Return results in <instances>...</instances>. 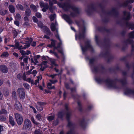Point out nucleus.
<instances>
[{
    "label": "nucleus",
    "mask_w": 134,
    "mask_h": 134,
    "mask_svg": "<svg viewBox=\"0 0 134 134\" xmlns=\"http://www.w3.org/2000/svg\"><path fill=\"white\" fill-rule=\"evenodd\" d=\"M56 37L59 40L60 42L59 43L58 46L57 47L55 46V41L53 40H51V44H48L47 45L48 47H51L52 46L54 47V49H56L57 50L59 53H60L62 54H63V51L62 48H61L60 46L62 44V41L60 38L59 36L58 35H56Z\"/></svg>",
    "instance_id": "nucleus-1"
},
{
    "label": "nucleus",
    "mask_w": 134,
    "mask_h": 134,
    "mask_svg": "<svg viewBox=\"0 0 134 134\" xmlns=\"http://www.w3.org/2000/svg\"><path fill=\"white\" fill-rule=\"evenodd\" d=\"M30 42H29L28 43H24L22 42H20L19 43H16L15 46L13 45L10 46L13 47L15 48H17L19 49L26 48L29 47L30 45Z\"/></svg>",
    "instance_id": "nucleus-2"
},
{
    "label": "nucleus",
    "mask_w": 134,
    "mask_h": 134,
    "mask_svg": "<svg viewBox=\"0 0 134 134\" xmlns=\"http://www.w3.org/2000/svg\"><path fill=\"white\" fill-rule=\"evenodd\" d=\"M15 118L18 124L21 125L23 122V118L22 115L18 113H16L14 114Z\"/></svg>",
    "instance_id": "nucleus-3"
},
{
    "label": "nucleus",
    "mask_w": 134,
    "mask_h": 134,
    "mask_svg": "<svg viewBox=\"0 0 134 134\" xmlns=\"http://www.w3.org/2000/svg\"><path fill=\"white\" fill-rule=\"evenodd\" d=\"M31 122L30 120L28 119H25L23 127V129L25 130H29L31 127Z\"/></svg>",
    "instance_id": "nucleus-4"
},
{
    "label": "nucleus",
    "mask_w": 134,
    "mask_h": 134,
    "mask_svg": "<svg viewBox=\"0 0 134 134\" xmlns=\"http://www.w3.org/2000/svg\"><path fill=\"white\" fill-rule=\"evenodd\" d=\"M37 78L38 79L36 80L35 82H34L33 81L31 80L30 78H29L27 79H26V77H24L23 78V79L24 80L30 82L31 84L35 85H36L38 83L39 80H41L42 78V76L41 75L37 77Z\"/></svg>",
    "instance_id": "nucleus-5"
},
{
    "label": "nucleus",
    "mask_w": 134,
    "mask_h": 134,
    "mask_svg": "<svg viewBox=\"0 0 134 134\" xmlns=\"http://www.w3.org/2000/svg\"><path fill=\"white\" fill-rule=\"evenodd\" d=\"M17 93L21 99H24L25 97L24 89L22 88H19L17 90Z\"/></svg>",
    "instance_id": "nucleus-6"
},
{
    "label": "nucleus",
    "mask_w": 134,
    "mask_h": 134,
    "mask_svg": "<svg viewBox=\"0 0 134 134\" xmlns=\"http://www.w3.org/2000/svg\"><path fill=\"white\" fill-rule=\"evenodd\" d=\"M48 63L46 61H43L40 64L41 67L40 70L43 71L46 68L48 67Z\"/></svg>",
    "instance_id": "nucleus-7"
},
{
    "label": "nucleus",
    "mask_w": 134,
    "mask_h": 134,
    "mask_svg": "<svg viewBox=\"0 0 134 134\" xmlns=\"http://www.w3.org/2000/svg\"><path fill=\"white\" fill-rule=\"evenodd\" d=\"M45 104V103L42 102H38L37 103L36 105V108L39 111H42L43 109V106Z\"/></svg>",
    "instance_id": "nucleus-8"
},
{
    "label": "nucleus",
    "mask_w": 134,
    "mask_h": 134,
    "mask_svg": "<svg viewBox=\"0 0 134 134\" xmlns=\"http://www.w3.org/2000/svg\"><path fill=\"white\" fill-rule=\"evenodd\" d=\"M40 4L41 8H43L42 9V10L44 12H46L49 6L47 3H44L43 2H41Z\"/></svg>",
    "instance_id": "nucleus-9"
},
{
    "label": "nucleus",
    "mask_w": 134,
    "mask_h": 134,
    "mask_svg": "<svg viewBox=\"0 0 134 134\" xmlns=\"http://www.w3.org/2000/svg\"><path fill=\"white\" fill-rule=\"evenodd\" d=\"M15 107L16 109L19 111L22 110V107L20 102L18 101H16L15 102Z\"/></svg>",
    "instance_id": "nucleus-10"
},
{
    "label": "nucleus",
    "mask_w": 134,
    "mask_h": 134,
    "mask_svg": "<svg viewBox=\"0 0 134 134\" xmlns=\"http://www.w3.org/2000/svg\"><path fill=\"white\" fill-rule=\"evenodd\" d=\"M0 71L2 72L6 73L8 72V69L5 65H0Z\"/></svg>",
    "instance_id": "nucleus-11"
},
{
    "label": "nucleus",
    "mask_w": 134,
    "mask_h": 134,
    "mask_svg": "<svg viewBox=\"0 0 134 134\" xmlns=\"http://www.w3.org/2000/svg\"><path fill=\"white\" fill-rule=\"evenodd\" d=\"M51 67L52 68H54L56 72L58 71V69H57L58 66L55 63V60L54 59H53L51 61Z\"/></svg>",
    "instance_id": "nucleus-12"
},
{
    "label": "nucleus",
    "mask_w": 134,
    "mask_h": 134,
    "mask_svg": "<svg viewBox=\"0 0 134 134\" xmlns=\"http://www.w3.org/2000/svg\"><path fill=\"white\" fill-rule=\"evenodd\" d=\"M50 82L48 83L47 87L49 89H54L55 87L54 86H51L52 84H54L56 82H57V80H50Z\"/></svg>",
    "instance_id": "nucleus-13"
},
{
    "label": "nucleus",
    "mask_w": 134,
    "mask_h": 134,
    "mask_svg": "<svg viewBox=\"0 0 134 134\" xmlns=\"http://www.w3.org/2000/svg\"><path fill=\"white\" fill-rule=\"evenodd\" d=\"M57 25V22L55 21V24L53 23H52L51 24V30L52 31H54L56 30V32H57V30L56 27Z\"/></svg>",
    "instance_id": "nucleus-14"
},
{
    "label": "nucleus",
    "mask_w": 134,
    "mask_h": 134,
    "mask_svg": "<svg viewBox=\"0 0 134 134\" xmlns=\"http://www.w3.org/2000/svg\"><path fill=\"white\" fill-rule=\"evenodd\" d=\"M40 57V55H38L35 56L34 57V59L35 62H34L33 59H31V63H33L35 65H36L38 63V62L37 60V59L39 58Z\"/></svg>",
    "instance_id": "nucleus-15"
},
{
    "label": "nucleus",
    "mask_w": 134,
    "mask_h": 134,
    "mask_svg": "<svg viewBox=\"0 0 134 134\" xmlns=\"http://www.w3.org/2000/svg\"><path fill=\"white\" fill-rule=\"evenodd\" d=\"M124 93L125 94L129 96L131 95H132L134 97V92L130 90H126L125 91Z\"/></svg>",
    "instance_id": "nucleus-16"
},
{
    "label": "nucleus",
    "mask_w": 134,
    "mask_h": 134,
    "mask_svg": "<svg viewBox=\"0 0 134 134\" xmlns=\"http://www.w3.org/2000/svg\"><path fill=\"white\" fill-rule=\"evenodd\" d=\"M9 120L10 124H11L12 126H13L14 125L15 122L14 119L12 116H9Z\"/></svg>",
    "instance_id": "nucleus-17"
},
{
    "label": "nucleus",
    "mask_w": 134,
    "mask_h": 134,
    "mask_svg": "<svg viewBox=\"0 0 134 134\" xmlns=\"http://www.w3.org/2000/svg\"><path fill=\"white\" fill-rule=\"evenodd\" d=\"M9 9L10 11L12 13H14L15 12V9L14 6L12 5H9Z\"/></svg>",
    "instance_id": "nucleus-18"
},
{
    "label": "nucleus",
    "mask_w": 134,
    "mask_h": 134,
    "mask_svg": "<svg viewBox=\"0 0 134 134\" xmlns=\"http://www.w3.org/2000/svg\"><path fill=\"white\" fill-rule=\"evenodd\" d=\"M7 12V10L3 9H2L0 11V14L2 15H5Z\"/></svg>",
    "instance_id": "nucleus-19"
},
{
    "label": "nucleus",
    "mask_w": 134,
    "mask_h": 134,
    "mask_svg": "<svg viewBox=\"0 0 134 134\" xmlns=\"http://www.w3.org/2000/svg\"><path fill=\"white\" fill-rule=\"evenodd\" d=\"M9 55V54L7 52L3 53L1 55V57L2 58H6L8 57Z\"/></svg>",
    "instance_id": "nucleus-20"
},
{
    "label": "nucleus",
    "mask_w": 134,
    "mask_h": 134,
    "mask_svg": "<svg viewBox=\"0 0 134 134\" xmlns=\"http://www.w3.org/2000/svg\"><path fill=\"white\" fill-rule=\"evenodd\" d=\"M30 119L32 122L34 124L36 125H37L38 124V123L35 120L33 116H31Z\"/></svg>",
    "instance_id": "nucleus-21"
},
{
    "label": "nucleus",
    "mask_w": 134,
    "mask_h": 134,
    "mask_svg": "<svg viewBox=\"0 0 134 134\" xmlns=\"http://www.w3.org/2000/svg\"><path fill=\"white\" fill-rule=\"evenodd\" d=\"M25 23H24V24L25 25H28L29 19L27 17L25 16L24 17V18Z\"/></svg>",
    "instance_id": "nucleus-22"
},
{
    "label": "nucleus",
    "mask_w": 134,
    "mask_h": 134,
    "mask_svg": "<svg viewBox=\"0 0 134 134\" xmlns=\"http://www.w3.org/2000/svg\"><path fill=\"white\" fill-rule=\"evenodd\" d=\"M55 17L56 15L55 14L51 15L50 16L49 18L51 21H53L55 18Z\"/></svg>",
    "instance_id": "nucleus-23"
},
{
    "label": "nucleus",
    "mask_w": 134,
    "mask_h": 134,
    "mask_svg": "<svg viewBox=\"0 0 134 134\" xmlns=\"http://www.w3.org/2000/svg\"><path fill=\"white\" fill-rule=\"evenodd\" d=\"M63 17L65 18V19H66V20L69 23V24H70L71 23V21L70 20H69L67 18L68 16L66 15H64L63 16Z\"/></svg>",
    "instance_id": "nucleus-24"
},
{
    "label": "nucleus",
    "mask_w": 134,
    "mask_h": 134,
    "mask_svg": "<svg viewBox=\"0 0 134 134\" xmlns=\"http://www.w3.org/2000/svg\"><path fill=\"white\" fill-rule=\"evenodd\" d=\"M124 14L125 16H127L125 19L126 20L129 19L130 18V13L129 12H125Z\"/></svg>",
    "instance_id": "nucleus-25"
},
{
    "label": "nucleus",
    "mask_w": 134,
    "mask_h": 134,
    "mask_svg": "<svg viewBox=\"0 0 134 134\" xmlns=\"http://www.w3.org/2000/svg\"><path fill=\"white\" fill-rule=\"evenodd\" d=\"M16 7L18 9H19L21 10H24L23 7L21 4H18L16 5Z\"/></svg>",
    "instance_id": "nucleus-26"
},
{
    "label": "nucleus",
    "mask_w": 134,
    "mask_h": 134,
    "mask_svg": "<svg viewBox=\"0 0 134 134\" xmlns=\"http://www.w3.org/2000/svg\"><path fill=\"white\" fill-rule=\"evenodd\" d=\"M30 7L31 9H32L34 11L36 12L37 11V7L35 5L32 4L31 5Z\"/></svg>",
    "instance_id": "nucleus-27"
},
{
    "label": "nucleus",
    "mask_w": 134,
    "mask_h": 134,
    "mask_svg": "<svg viewBox=\"0 0 134 134\" xmlns=\"http://www.w3.org/2000/svg\"><path fill=\"white\" fill-rule=\"evenodd\" d=\"M91 46L90 44H88L85 48H83L82 47H81V49H82V51L83 52V53L84 52H85L86 50L89 47H90Z\"/></svg>",
    "instance_id": "nucleus-28"
},
{
    "label": "nucleus",
    "mask_w": 134,
    "mask_h": 134,
    "mask_svg": "<svg viewBox=\"0 0 134 134\" xmlns=\"http://www.w3.org/2000/svg\"><path fill=\"white\" fill-rule=\"evenodd\" d=\"M36 119L38 120H40L42 119V116L40 114H38L36 115Z\"/></svg>",
    "instance_id": "nucleus-29"
},
{
    "label": "nucleus",
    "mask_w": 134,
    "mask_h": 134,
    "mask_svg": "<svg viewBox=\"0 0 134 134\" xmlns=\"http://www.w3.org/2000/svg\"><path fill=\"white\" fill-rule=\"evenodd\" d=\"M25 14L27 15H29L30 14V10L29 9H27L25 12Z\"/></svg>",
    "instance_id": "nucleus-30"
},
{
    "label": "nucleus",
    "mask_w": 134,
    "mask_h": 134,
    "mask_svg": "<svg viewBox=\"0 0 134 134\" xmlns=\"http://www.w3.org/2000/svg\"><path fill=\"white\" fill-rule=\"evenodd\" d=\"M23 86L26 89H28L30 88L29 85L27 83H24L23 84Z\"/></svg>",
    "instance_id": "nucleus-31"
},
{
    "label": "nucleus",
    "mask_w": 134,
    "mask_h": 134,
    "mask_svg": "<svg viewBox=\"0 0 134 134\" xmlns=\"http://www.w3.org/2000/svg\"><path fill=\"white\" fill-rule=\"evenodd\" d=\"M54 116H50L48 118V119L49 121L52 120L54 118Z\"/></svg>",
    "instance_id": "nucleus-32"
},
{
    "label": "nucleus",
    "mask_w": 134,
    "mask_h": 134,
    "mask_svg": "<svg viewBox=\"0 0 134 134\" xmlns=\"http://www.w3.org/2000/svg\"><path fill=\"white\" fill-rule=\"evenodd\" d=\"M49 53H50L54 54L55 56L57 57L58 58H59V57L58 56L57 54L55 52H53L51 50L50 51Z\"/></svg>",
    "instance_id": "nucleus-33"
},
{
    "label": "nucleus",
    "mask_w": 134,
    "mask_h": 134,
    "mask_svg": "<svg viewBox=\"0 0 134 134\" xmlns=\"http://www.w3.org/2000/svg\"><path fill=\"white\" fill-rule=\"evenodd\" d=\"M129 36L131 38H133L134 37V31L130 33L129 34Z\"/></svg>",
    "instance_id": "nucleus-34"
},
{
    "label": "nucleus",
    "mask_w": 134,
    "mask_h": 134,
    "mask_svg": "<svg viewBox=\"0 0 134 134\" xmlns=\"http://www.w3.org/2000/svg\"><path fill=\"white\" fill-rule=\"evenodd\" d=\"M15 19L16 20H19L20 19L21 16L19 14H17L15 17Z\"/></svg>",
    "instance_id": "nucleus-35"
},
{
    "label": "nucleus",
    "mask_w": 134,
    "mask_h": 134,
    "mask_svg": "<svg viewBox=\"0 0 134 134\" xmlns=\"http://www.w3.org/2000/svg\"><path fill=\"white\" fill-rule=\"evenodd\" d=\"M35 134H41V132L39 130H36L35 132Z\"/></svg>",
    "instance_id": "nucleus-36"
},
{
    "label": "nucleus",
    "mask_w": 134,
    "mask_h": 134,
    "mask_svg": "<svg viewBox=\"0 0 134 134\" xmlns=\"http://www.w3.org/2000/svg\"><path fill=\"white\" fill-rule=\"evenodd\" d=\"M57 3V1L56 0H52V2H51L50 1H49V5H52V3Z\"/></svg>",
    "instance_id": "nucleus-37"
},
{
    "label": "nucleus",
    "mask_w": 134,
    "mask_h": 134,
    "mask_svg": "<svg viewBox=\"0 0 134 134\" xmlns=\"http://www.w3.org/2000/svg\"><path fill=\"white\" fill-rule=\"evenodd\" d=\"M95 80L96 81L99 83H100L102 82V80L100 79H96Z\"/></svg>",
    "instance_id": "nucleus-38"
},
{
    "label": "nucleus",
    "mask_w": 134,
    "mask_h": 134,
    "mask_svg": "<svg viewBox=\"0 0 134 134\" xmlns=\"http://www.w3.org/2000/svg\"><path fill=\"white\" fill-rule=\"evenodd\" d=\"M29 107L30 108H32L33 110L34 113H36L37 111L35 109L34 107L31 105H29Z\"/></svg>",
    "instance_id": "nucleus-39"
},
{
    "label": "nucleus",
    "mask_w": 134,
    "mask_h": 134,
    "mask_svg": "<svg viewBox=\"0 0 134 134\" xmlns=\"http://www.w3.org/2000/svg\"><path fill=\"white\" fill-rule=\"evenodd\" d=\"M36 15L38 18H40L41 17V14L39 13H37L36 14Z\"/></svg>",
    "instance_id": "nucleus-40"
},
{
    "label": "nucleus",
    "mask_w": 134,
    "mask_h": 134,
    "mask_svg": "<svg viewBox=\"0 0 134 134\" xmlns=\"http://www.w3.org/2000/svg\"><path fill=\"white\" fill-rule=\"evenodd\" d=\"M20 52L23 55H25L26 52L24 51L23 50H20Z\"/></svg>",
    "instance_id": "nucleus-41"
},
{
    "label": "nucleus",
    "mask_w": 134,
    "mask_h": 134,
    "mask_svg": "<svg viewBox=\"0 0 134 134\" xmlns=\"http://www.w3.org/2000/svg\"><path fill=\"white\" fill-rule=\"evenodd\" d=\"M33 20L35 22H37L38 21L37 19L35 16H33L32 18Z\"/></svg>",
    "instance_id": "nucleus-42"
},
{
    "label": "nucleus",
    "mask_w": 134,
    "mask_h": 134,
    "mask_svg": "<svg viewBox=\"0 0 134 134\" xmlns=\"http://www.w3.org/2000/svg\"><path fill=\"white\" fill-rule=\"evenodd\" d=\"M38 26L41 28L43 26V24L42 23L40 22H39L37 23Z\"/></svg>",
    "instance_id": "nucleus-43"
},
{
    "label": "nucleus",
    "mask_w": 134,
    "mask_h": 134,
    "mask_svg": "<svg viewBox=\"0 0 134 134\" xmlns=\"http://www.w3.org/2000/svg\"><path fill=\"white\" fill-rule=\"evenodd\" d=\"M9 94V92L8 91H5L4 92V95L5 96H7Z\"/></svg>",
    "instance_id": "nucleus-44"
},
{
    "label": "nucleus",
    "mask_w": 134,
    "mask_h": 134,
    "mask_svg": "<svg viewBox=\"0 0 134 134\" xmlns=\"http://www.w3.org/2000/svg\"><path fill=\"white\" fill-rule=\"evenodd\" d=\"M32 73L34 75V77L36 76V74L37 73V71L35 70H33Z\"/></svg>",
    "instance_id": "nucleus-45"
},
{
    "label": "nucleus",
    "mask_w": 134,
    "mask_h": 134,
    "mask_svg": "<svg viewBox=\"0 0 134 134\" xmlns=\"http://www.w3.org/2000/svg\"><path fill=\"white\" fill-rule=\"evenodd\" d=\"M22 75L20 74H18L17 75V78L19 79H20L21 78Z\"/></svg>",
    "instance_id": "nucleus-46"
},
{
    "label": "nucleus",
    "mask_w": 134,
    "mask_h": 134,
    "mask_svg": "<svg viewBox=\"0 0 134 134\" xmlns=\"http://www.w3.org/2000/svg\"><path fill=\"white\" fill-rule=\"evenodd\" d=\"M3 97V95L1 91H0V100L2 99Z\"/></svg>",
    "instance_id": "nucleus-47"
},
{
    "label": "nucleus",
    "mask_w": 134,
    "mask_h": 134,
    "mask_svg": "<svg viewBox=\"0 0 134 134\" xmlns=\"http://www.w3.org/2000/svg\"><path fill=\"white\" fill-rule=\"evenodd\" d=\"M14 24L17 26H19V23L18 21H14Z\"/></svg>",
    "instance_id": "nucleus-48"
},
{
    "label": "nucleus",
    "mask_w": 134,
    "mask_h": 134,
    "mask_svg": "<svg viewBox=\"0 0 134 134\" xmlns=\"http://www.w3.org/2000/svg\"><path fill=\"white\" fill-rule=\"evenodd\" d=\"M16 95V92L15 91H13L12 92V95L13 96H15Z\"/></svg>",
    "instance_id": "nucleus-49"
},
{
    "label": "nucleus",
    "mask_w": 134,
    "mask_h": 134,
    "mask_svg": "<svg viewBox=\"0 0 134 134\" xmlns=\"http://www.w3.org/2000/svg\"><path fill=\"white\" fill-rule=\"evenodd\" d=\"M2 114H5L7 113V111L4 109H2L1 111Z\"/></svg>",
    "instance_id": "nucleus-50"
},
{
    "label": "nucleus",
    "mask_w": 134,
    "mask_h": 134,
    "mask_svg": "<svg viewBox=\"0 0 134 134\" xmlns=\"http://www.w3.org/2000/svg\"><path fill=\"white\" fill-rule=\"evenodd\" d=\"M36 42H33L31 44V45L33 46H36Z\"/></svg>",
    "instance_id": "nucleus-51"
},
{
    "label": "nucleus",
    "mask_w": 134,
    "mask_h": 134,
    "mask_svg": "<svg viewBox=\"0 0 134 134\" xmlns=\"http://www.w3.org/2000/svg\"><path fill=\"white\" fill-rule=\"evenodd\" d=\"M57 75L56 74H55V75H49V77H51L53 79L54 78V77H55V76Z\"/></svg>",
    "instance_id": "nucleus-52"
},
{
    "label": "nucleus",
    "mask_w": 134,
    "mask_h": 134,
    "mask_svg": "<svg viewBox=\"0 0 134 134\" xmlns=\"http://www.w3.org/2000/svg\"><path fill=\"white\" fill-rule=\"evenodd\" d=\"M3 131V126L0 125V133Z\"/></svg>",
    "instance_id": "nucleus-53"
},
{
    "label": "nucleus",
    "mask_w": 134,
    "mask_h": 134,
    "mask_svg": "<svg viewBox=\"0 0 134 134\" xmlns=\"http://www.w3.org/2000/svg\"><path fill=\"white\" fill-rule=\"evenodd\" d=\"M30 51H27L26 52V53H25V55H29V54H30Z\"/></svg>",
    "instance_id": "nucleus-54"
},
{
    "label": "nucleus",
    "mask_w": 134,
    "mask_h": 134,
    "mask_svg": "<svg viewBox=\"0 0 134 134\" xmlns=\"http://www.w3.org/2000/svg\"><path fill=\"white\" fill-rule=\"evenodd\" d=\"M23 60L25 63H26L27 62V58H24Z\"/></svg>",
    "instance_id": "nucleus-55"
},
{
    "label": "nucleus",
    "mask_w": 134,
    "mask_h": 134,
    "mask_svg": "<svg viewBox=\"0 0 134 134\" xmlns=\"http://www.w3.org/2000/svg\"><path fill=\"white\" fill-rule=\"evenodd\" d=\"M31 71H29L27 72H26V75H29L30 74H32V72H31Z\"/></svg>",
    "instance_id": "nucleus-56"
},
{
    "label": "nucleus",
    "mask_w": 134,
    "mask_h": 134,
    "mask_svg": "<svg viewBox=\"0 0 134 134\" xmlns=\"http://www.w3.org/2000/svg\"><path fill=\"white\" fill-rule=\"evenodd\" d=\"M13 54L16 57H18V55L17 53H13Z\"/></svg>",
    "instance_id": "nucleus-57"
},
{
    "label": "nucleus",
    "mask_w": 134,
    "mask_h": 134,
    "mask_svg": "<svg viewBox=\"0 0 134 134\" xmlns=\"http://www.w3.org/2000/svg\"><path fill=\"white\" fill-rule=\"evenodd\" d=\"M3 83V81L2 80H0V86H1Z\"/></svg>",
    "instance_id": "nucleus-58"
},
{
    "label": "nucleus",
    "mask_w": 134,
    "mask_h": 134,
    "mask_svg": "<svg viewBox=\"0 0 134 134\" xmlns=\"http://www.w3.org/2000/svg\"><path fill=\"white\" fill-rule=\"evenodd\" d=\"M8 42V40L6 38H5L4 40V42L5 43H7Z\"/></svg>",
    "instance_id": "nucleus-59"
},
{
    "label": "nucleus",
    "mask_w": 134,
    "mask_h": 134,
    "mask_svg": "<svg viewBox=\"0 0 134 134\" xmlns=\"http://www.w3.org/2000/svg\"><path fill=\"white\" fill-rule=\"evenodd\" d=\"M3 31V29L2 28H0V34L2 33Z\"/></svg>",
    "instance_id": "nucleus-60"
},
{
    "label": "nucleus",
    "mask_w": 134,
    "mask_h": 134,
    "mask_svg": "<svg viewBox=\"0 0 134 134\" xmlns=\"http://www.w3.org/2000/svg\"><path fill=\"white\" fill-rule=\"evenodd\" d=\"M134 2V0H130L129 3H132Z\"/></svg>",
    "instance_id": "nucleus-61"
},
{
    "label": "nucleus",
    "mask_w": 134,
    "mask_h": 134,
    "mask_svg": "<svg viewBox=\"0 0 134 134\" xmlns=\"http://www.w3.org/2000/svg\"><path fill=\"white\" fill-rule=\"evenodd\" d=\"M71 29L73 30V31H75V30L74 29V28L72 27L71 26Z\"/></svg>",
    "instance_id": "nucleus-62"
},
{
    "label": "nucleus",
    "mask_w": 134,
    "mask_h": 134,
    "mask_svg": "<svg viewBox=\"0 0 134 134\" xmlns=\"http://www.w3.org/2000/svg\"><path fill=\"white\" fill-rule=\"evenodd\" d=\"M44 37L45 38H47V39H48L49 38V37L47 36H46V35H45L44 36Z\"/></svg>",
    "instance_id": "nucleus-63"
},
{
    "label": "nucleus",
    "mask_w": 134,
    "mask_h": 134,
    "mask_svg": "<svg viewBox=\"0 0 134 134\" xmlns=\"http://www.w3.org/2000/svg\"><path fill=\"white\" fill-rule=\"evenodd\" d=\"M131 28L132 30H133L134 28V25H132L131 27Z\"/></svg>",
    "instance_id": "nucleus-64"
}]
</instances>
